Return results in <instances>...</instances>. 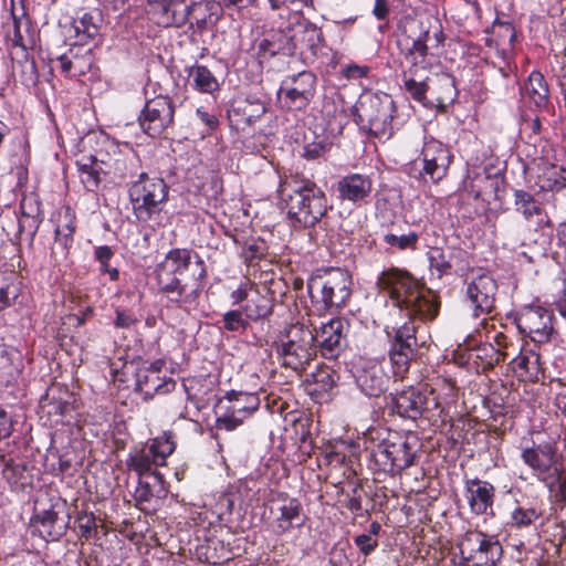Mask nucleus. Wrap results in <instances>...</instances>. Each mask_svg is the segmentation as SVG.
<instances>
[{
  "label": "nucleus",
  "mask_w": 566,
  "mask_h": 566,
  "mask_svg": "<svg viewBox=\"0 0 566 566\" xmlns=\"http://www.w3.org/2000/svg\"><path fill=\"white\" fill-rule=\"evenodd\" d=\"M163 475L139 478L134 497L142 510H145L144 504L148 503L156 493L163 490Z\"/></svg>",
  "instance_id": "40"
},
{
  "label": "nucleus",
  "mask_w": 566,
  "mask_h": 566,
  "mask_svg": "<svg viewBox=\"0 0 566 566\" xmlns=\"http://www.w3.org/2000/svg\"><path fill=\"white\" fill-rule=\"evenodd\" d=\"M514 203L516 210L520 211L525 219H531L542 211L541 206L535 201L534 197L525 190L514 191Z\"/></svg>",
  "instance_id": "46"
},
{
  "label": "nucleus",
  "mask_w": 566,
  "mask_h": 566,
  "mask_svg": "<svg viewBox=\"0 0 566 566\" xmlns=\"http://www.w3.org/2000/svg\"><path fill=\"white\" fill-rule=\"evenodd\" d=\"M495 497L494 486L480 479L465 481V499L472 513L476 515H493Z\"/></svg>",
  "instance_id": "28"
},
{
  "label": "nucleus",
  "mask_w": 566,
  "mask_h": 566,
  "mask_svg": "<svg viewBox=\"0 0 566 566\" xmlns=\"http://www.w3.org/2000/svg\"><path fill=\"white\" fill-rule=\"evenodd\" d=\"M23 367L22 353L15 347L0 344V384L9 386L17 381Z\"/></svg>",
  "instance_id": "31"
},
{
  "label": "nucleus",
  "mask_w": 566,
  "mask_h": 566,
  "mask_svg": "<svg viewBox=\"0 0 566 566\" xmlns=\"http://www.w3.org/2000/svg\"><path fill=\"white\" fill-rule=\"evenodd\" d=\"M223 328L228 332H243L250 326V321L240 307L239 310H230L222 315Z\"/></svg>",
  "instance_id": "49"
},
{
  "label": "nucleus",
  "mask_w": 566,
  "mask_h": 566,
  "mask_svg": "<svg viewBox=\"0 0 566 566\" xmlns=\"http://www.w3.org/2000/svg\"><path fill=\"white\" fill-rule=\"evenodd\" d=\"M136 390L144 399H151L156 395H165L176 387L172 373L164 359H157L148 365L139 367L135 375Z\"/></svg>",
  "instance_id": "14"
},
{
  "label": "nucleus",
  "mask_w": 566,
  "mask_h": 566,
  "mask_svg": "<svg viewBox=\"0 0 566 566\" xmlns=\"http://www.w3.org/2000/svg\"><path fill=\"white\" fill-rule=\"evenodd\" d=\"M354 378L361 392L369 397L380 396L389 382L382 365L376 360H365L356 366Z\"/></svg>",
  "instance_id": "24"
},
{
  "label": "nucleus",
  "mask_w": 566,
  "mask_h": 566,
  "mask_svg": "<svg viewBox=\"0 0 566 566\" xmlns=\"http://www.w3.org/2000/svg\"><path fill=\"white\" fill-rule=\"evenodd\" d=\"M338 198L361 206L368 202L373 181L370 177L363 174H349L342 177L336 185Z\"/></svg>",
  "instance_id": "27"
},
{
  "label": "nucleus",
  "mask_w": 566,
  "mask_h": 566,
  "mask_svg": "<svg viewBox=\"0 0 566 566\" xmlns=\"http://www.w3.org/2000/svg\"><path fill=\"white\" fill-rule=\"evenodd\" d=\"M518 331L536 343L549 339L553 331L552 315L542 306H524L516 315Z\"/></svg>",
  "instance_id": "23"
},
{
  "label": "nucleus",
  "mask_w": 566,
  "mask_h": 566,
  "mask_svg": "<svg viewBox=\"0 0 566 566\" xmlns=\"http://www.w3.org/2000/svg\"><path fill=\"white\" fill-rule=\"evenodd\" d=\"M518 347L512 343L507 335L499 332L494 335L493 343L484 346L480 350L484 352L485 356L489 358L488 364L492 366L514 355Z\"/></svg>",
  "instance_id": "37"
},
{
  "label": "nucleus",
  "mask_w": 566,
  "mask_h": 566,
  "mask_svg": "<svg viewBox=\"0 0 566 566\" xmlns=\"http://www.w3.org/2000/svg\"><path fill=\"white\" fill-rule=\"evenodd\" d=\"M175 108L167 96H157L146 102L139 117V125L150 137L160 136L172 124Z\"/></svg>",
  "instance_id": "20"
},
{
  "label": "nucleus",
  "mask_w": 566,
  "mask_h": 566,
  "mask_svg": "<svg viewBox=\"0 0 566 566\" xmlns=\"http://www.w3.org/2000/svg\"><path fill=\"white\" fill-rule=\"evenodd\" d=\"M175 448L172 433L164 432L144 448L130 453L126 464L129 470L137 473L138 478L161 475L157 468L166 464L167 458L175 451Z\"/></svg>",
  "instance_id": "10"
},
{
  "label": "nucleus",
  "mask_w": 566,
  "mask_h": 566,
  "mask_svg": "<svg viewBox=\"0 0 566 566\" xmlns=\"http://www.w3.org/2000/svg\"><path fill=\"white\" fill-rule=\"evenodd\" d=\"M188 22L193 32L201 33L220 18L221 6L214 0H187Z\"/></svg>",
  "instance_id": "29"
},
{
  "label": "nucleus",
  "mask_w": 566,
  "mask_h": 566,
  "mask_svg": "<svg viewBox=\"0 0 566 566\" xmlns=\"http://www.w3.org/2000/svg\"><path fill=\"white\" fill-rule=\"evenodd\" d=\"M416 325L413 322H405L399 326L385 327L389 348L388 356L392 366V373L397 378H403L415 359L418 349L416 337Z\"/></svg>",
  "instance_id": "9"
},
{
  "label": "nucleus",
  "mask_w": 566,
  "mask_h": 566,
  "mask_svg": "<svg viewBox=\"0 0 566 566\" xmlns=\"http://www.w3.org/2000/svg\"><path fill=\"white\" fill-rule=\"evenodd\" d=\"M496 292V281L489 272L472 273L471 279L467 282L465 296L473 310L474 317L491 313Z\"/></svg>",
  "instance_id": "19"
},
{
  "label": "nucleus",
  "mask_w": 566,
  "mask_h": 566,
  "mask_svg": "<svg viewBox=\"0 0 566 566\" xmlns=\"http://www.w3.org/2000/svg\"><path fill=\"white\" fill-rule=\"evenodd\" d=\"M76 524L82 537L88 539L96 533V518L93 513L81 512L76 516Z\"/></svg>",
  "instance_id": "52"
},
{
  "label": "nucleus",
  "mask_w": 566,
  "mask_h": 566,
  "mask_svg": "<svg viewBox=\"0 0 566 566\" xmlns=\"http://www.w3.org/2000/svg\"><path fill=\"white\" fill-rule=\"evenodd\" d=\"M355 545L358 547L359 552L365 556L371 554L378 546V541L375 537H371L367 534L357 535L354 538Z\"/></svg>",
  "instance_id": "58"
},
{
  "label": "nucleus",
  "mask_w": 566,
  "mask_h": 566,
  "mask_svg": "<svg viewBox=\"0 0 566 566\" xmlns=\"http://www.w3.org/2000/svg\"><path fill=\"white\" fill-rule=\"evenodd\" d=\"M197 117L206 126L207 132L213 130L218 126V118L214 114L209 113L203 107H199L196 111Z\"/></svg>",
  "instance_id": "63"
},
{
  "label": "nucleus",
  "mask_w": 566,
  "mask_h": 566,
  "mask_svg": "<svg viewBox=\"0 0 566 566\" xmlns=\"http://www.w3.org/2000/svg\"><path fill=\"white\" fill-rule=\"evenodd\" d=\"M234 113H242L244 123L250 125L259 119L265 112V102L255 96H248L243 106L233 109Z\"/></svg>",
  "instance_id": "45"
},
{
  "label": "nucleus",
  "mask_w": 566,
  "mask_h": 566,
  "mask_svg": "<svg viewBox=\"0 0 566 566\" xmlns=\"http://www.w3.org/2000/svg\"><path fill=\"white\" fill-rule=\"evenodd\" d=\"M21 216H40V203L33 197H24L20 205Z\"/></svg>",
  "instance_id": "62"
},
{
  "label": "nucleus",
  "mask_w": 566,
  "mask_h": 566,
  "mask_svg": "<svg viewBox=\"0 0 566 566\" xmlns=\"http://www.w3.org/2000/svg\"><path fill=\"white\" fill-rule=\"evenodd\" d=\"M150 4L153 21L163 28H181L188 23L187 0H157Z\"/></svg>",
  "instance_id": "25"
},
{
  "label": "nucleus",
  "mask_w": 566,
  "mask_h": 566,
  "mask_svg": "<svg viewBox=\"0 0 566 566\" xmlns=\"http://www.w3.org/2000/svg\"><path fill=\"white\" fill-rule=\"evenodd\" d=\"M451 158L446 145L433 137H426L420 154L422 164V169L419 171L420 177L426 181L439 182L447 176Z\"/></svg>",
  "instance_id": "18"
},
{
  "label": "nucleus",
  "mask_w": 566,
  "mask_h": 566,
  "mask_svg": "<svg viewBox=\"0 0 566 566\" xmlns=\"http://www.w3.org/2000/svg\"><path fill=\"white\" fill-rule=\"evenodd\" d=\"M3 32L6 43L11 50L24 52L35 44V32L29 18L24 14L21 17L10 14L7 21L3 22Z\"/></svg>",
  "instance_id": "26"
},
{
  "label": "nucleus",
  "mask_w": 566,
  "mask_h": 566,
  "mask_svg": "<svg viewBox=\"0 0 566 566\" xmlns=\"http://www.w3.org/2000/svg\"><path fill=\"white\" fill-rule=\"evenodd\" d=\"M189 85L199 93L214 94L220 84L213 73L205 65L196 64L188 69Z\"/></svg>",
  "instance_id": "36"
},
{
  "label": "nucleus",
  "mask_w": 566,
  "mask_h": 566,
  "mask_svg": "<svg viewBox=\"0 0 566 566\" xmlns=\"http://www.w3.org/2000/svg\"><path fill=\"white\" fill-rule=\"evenodd\" d=\"M502 556V546H494L486 549V554H472V556H461L455 566H496V562Z\"/></svg>",
  "instance_id": "44"
},
{
  "label": "nucleus",
  "mask_w": 566,
  "mask_h": 566,
  "mask_svg": "<svg viewBox=\"0 0 566 566\" xmlns=\"http://www.w3.org/2000/svg\"><path fill=\"white\" fill-rule=\"evenodd\" d=\"M264 253V242H249L242 247L241 256L245 263H253L255 260L262 258Z\"/></svg>",
  "instance_id": "54"
},
{
  "label": "nucleus",
  "mask_w": 566,
  "mask_h": 566,
  "mask_svg": "<svg viewBox=\"0 0 566 566\" xmlns=\"http://www.w3.org/2000/svg\"><path fill=\"white\" fill-rule=\"evenodd\" d=\"M394 410L402 418L416 420L432 410L439 409L440 402L432 389L408 387L391 394Z\"/></svg>",
  "instance_id": "15"
},
{
  "label": "nucleus",
  "mask_w": 566,
  "mask_h": 566,
  "mask_svg": "<svg viewBox=\"0 0 566 566\" xmlns=\"http://www.w3.org/2000/svg\"><path fill=\"white\" fill-rule=\"evenodd\" d=\"M494 546H501L495 536L480 531H469L461 539L459 549L461 556H472V554H486V549Z\"/></svg>",
  "instance_id": "35"
},
{
  "label": "nucleus",
  "mask_w": 566,
  "mask_h": 566,
  "mask_svg": "<svg viewBox=\"0 0 566 566\" xmlns=\"http://www.w3.org/2000/svg\"><path fill=\"white\" fill-rule=\"evenodd\" d=\"M396 105L386 93L364 92L354 109L356 122L378 138H388L394 132Z\"/></svg>",
  "instance_id": "6"
},
{
  "label": "nucleus",
  "mask_w": 566,
  "mask_h": 566,
  "mask_svg": "<svg viewBox=\"0 0 566 566\" xmlns=\"http://www.w3.org/2000/svg\"><path fill=\"white\" fill-rule=\"evenodd\" d=\"M348 323L342 317L331 318L315 329L316 350L326 359L337 358L345 347Z\"/></svg>",
  "instance_id": "22"
},
{
  "label": "nucleus",
  "mask_w": 566,
  "mask_h": 566,
  "mask_svg": "<svg viewBox=\"0 0 566 566\" xmlns=\"http://www.w3.org/2000/svg\"><path fill=\"white\" fill-rule=\"evenodd\" d=\"M274 349L283 367L304 370L316 356L314 333L303 324L292 325L279 335Z\"/></svg>",
  "instance_id": "7"
},
{
  "label": "nucleus",
  "mask_w": 566,
  "mask_h": 566,
  "mask_svg": "<svg viewBox=\"0 0 566 566\" xmlns=\"http://www.w3.org/2000/svg\"><path fill=\"white\" fill-rule=\"evenodd\" d=\"M224 412L218 417L220 428L233 430L250 417L260 406V398L254 392L230 391L227 394Z\"/></svg>",
  "instance_id": "21"
},
{
  "label": "nucleus",
  "mask_w": 566,
  "mask_h": 566,
  "mask_svg": "<svg viewBox=\"0 0 566 566\" xmlns=\"http://www.w3.org/2000/svg\"><path fill=\"white\" fill-rule=\"evenodd\" d=\"M523 462L533 475L549 489L554 488L563 475L562 457L552 444H538L522 451Z\"/></svg>",
  "instance_id": "11"
},
{
  "label": "nucleus",
  "mask_w": 566,
  "mask_h": 566,
  "mask_svg": "<svg viewBox=\"0 0 566 566\" xmlns=\"http://www.w3.org/2000/svg\"><path fill=\"white\" fill-rule=\"evenodd\" d=\"M277 195L294 227H314L329 209L324 191L314 181L297 176L281 179Z\"/></svg>",
  "instance_id": "3"
},
{
  "label": "nucleus",
  "mask_w": 566,
  "mask_h": 566,
  "mask_svg": "<svg viewBox=\"0 0 566 566\" xmlns=\"http://www.w3.org/2000/svg\"><path fill=\"white\" fill-rule=\"evenodd\" d=\"M71 514L61 497L51 501L48 509L36 510L32 520L34 532L45 541H59L67 531Z\"/></svg>",
  "instance_id": "13"
},
{
  "label": "nucleus",
  "mask_w": 566,
  "mask_h": 566,
  "mask_svg": "<svg viewBox=\"0 0 566 566\" xmlns=\"http://www.w3.org/2000/svg\"><path fill=\"white\" fill-rule=\"evenodd\" d=\"M13 432V421L8 412L0 408V441L11 437Z\"/></svg>",
  "instance_id": "61"
},
{
  "label": "nucleus",
  "mask_w": 566,
  "mask_h": 566,
  "mask_svg": "<svg viewBox=\"0 0 566 566\" xmlns=\"http://www.w3.org/2000/svg\"><path fill=\"white\" fill-rule=\"evenodd\" d=\"M81 182L88 191L97 189L101 182V175L107 174L106 165L95 156H83L76 161Z\"/></svg>",
  "instance_id": "34"
},
{
  "label": "nucleus",
  "mask_w": 566,
  "mask_h": 566,
  "mask_svg": "<svg viewBox=\"0 0 566 566\" xmlns=\"http://www.w3.org/2000/svg\"><path fill=\"white\" fill-rule=\"evenodd\" d=\"M137 323L136 316L127 311L116 310L114 325L117 328H130Z\"/></svg>",
  "instance_id": "60"
},
{
  "label": "nucleus",
  "mask_w": 566,
  "mask_h": 566,
  "mask_svg": "<svg viewBox=\"0 0 566 566\" xmlns=\"http://www.w3.org/2000/svg\"><path fill=\"white\" fill-rule=\"evenodd\" d=\"M542 516V511L535 506L517 505L511 512V520L509 524L513 528L522 530L530 527Z\"/></svg>",
  "instance_id": "42"
},
{
  "label": "nucleus",
  "mask_w": 566,
  "mask_h": 566,
  "mask_svg": "<svg viewBox=\"0 0 566 566\" xmlns=\"http://www.w3.org/2000/svg\"><path fill=\"white\" fill-rule=\"evenodd\" d=\"M511 365L520 377L536 378L539 373V356L532 350L521 352L513 357Z\"/></svg>",
  "instance_id": "39"
},
{
  "label": "nucleus",
  "mask_w": 566,
  "mask_h": 566,
  "mask_svg": "<svg viewBox=\"0 0 566 566\" xmlns=\"http://www.w3.org/2000/svg\"><path fill=\"white\" fill-rule=\"evenodd\" d=\"M428 36L429 32H423L418 39L413 40L412 45L405 53L408 72L412 76H418L420 71H427L431 66V56L427 45Z\"/></svg>",
  "instance_id": "33"
},
{
  "label": "nucleus",
  "mask_w": 566,
  "mask_h": 566,
  "mask_svg": "<svg viewBox=\"0 0 566 566\" xmlns=\"http://www.w3.org/2000/svg\"><path fill=\"white\" fill-rule=\"evenodd\" d=\"M41 220L40 216H21L19 219V232L27 233L33 240Z\"/></svg>",
  "instance_id": "56"
},
{
  "label": "nucleus",
  "mask_w": 566,
  "mask_h": 566,
  "mask_svg": "<svg viewBox=\"0 0 566 566\" xmlns=\"http://www.w3.org/2000/svg\"><path fill=\"white\" fill-rule=\"evenodd\" d=\"M287 40L285 50L290 54H300L305 60L314 59L322 50V31L313 23L306 20L297 21L286 31Z\"/></svg>",
  "instance_id": "16"
},
{
  "label": "nucleus",
  "mask_w": 566,
  "mask_h": 566,
  "mask_svg": "<svg viewBox=\"0 0 566 566\" xmlns=\"http://www.w3.org/2000/svg\"><path fill=\"white\" fill-rule=\"evenodd\" d=\"M537 185L543 191L563 188L565 186L563 169L553 164H545L537 175Z\"/></svg>",
  "instance_id": "41"
},
{
  "label": "nucleus",
  "mask_w": 566,
  "mask_h": 566,
  "mask_svg": "<svg viewBox=\"0 0 566 566\" xmlns=\"http://www.w3.org/2000/svg\"><path fill=\"white\" fill-rule=\"evenodd\" d=\"M253 291V283L249 280L242 281L239 286L233 290L230 294V300L232 305L244 304L252 296L251 292Z\"/></svg>",
  "instance_id": "55"
},
{
  "label": "nucleus",
  "mask_w": 566,
  "mask_h": 566,
  "mask_svg": "<svg viewBox=\"0 0 566 566\" xmlns=\"http://www.w3.org/2000/svg\"><path fill=\"white\" fill-rule=\"evenodd\" d=\"M376 284L380 291L388 293L394 305L407 317L433 319L437 316L439 303L434 293L407 271L384 270L378 275Z\"/></svg>",
  "instance_id": "2"
},
{
  "label": "nucleus",
  "mask_w": 566,
  "mask_h": 566,
  "mask_svg": "<svg viewBox=\"0 0 566 566\" xmlns=\"http://www.w3.org/2000/svg\"><path fill=\"white\" fill-rule=\"evenodd\" d=\"M0 460L3 463L2 474L3 478L11 484V485H18L22 484L23 475L25 472V467L15 463L13 460H6V457L0 450Z\"/></svg>",
  "instance_id": "50"
},
{
  "label": "nucleus",
  "mask_w": 566,
  "mask_h": 566,
  "mask_svg": "<svg viewBox=\"0 0 566 566\" xmlns=\"http://www.w3.org/2000/svg\"><path fill=\"white\" fill-rule=\"evenodd\" d=\"M403 85L415 101L422 102L424 99L427 85L423 81H416L412 75L407 77L405 74Z\"/></svg>",
  "instance_id": "53"
},
{
  "label": "nucleus",
  "mask_w": 566,
  "mask_h": 566,
  "mask_svg": "<svg viewBox=\"0 0 566 566\" xmlns=\"http://www.w3.org/2000/svg\"><path fill=\"white\" fill-rule=\"evenodd\" d=\"M418 234L413 231L402 234H395L387 232L382 235V242L387 245V249L395 251L415 250L418 242Z\"/></svg>",
  "instance_id": "43"
},
{
  "label": "nucleus",
  "mask_w": 566,
  "mask_h": 566,
  "mask_svg": "<svg viewBox=\"0 0 566 566\" xmlns=\"http://www.w3.org/2000/svg\"><path fill=\"white\" fill-rule=\"evenodd\" d=\"M75 230V223H74V216L72 214L71 210L67 208L64 213L59 214V219L56 221L55 226V233H74Z\"/></svg>",
  "instance_id": "57"
},
{
  "label": "nucleus",
  "mask_w": 566,
  "mask_h": 566,
  "mask_svg": "<svg viewBox=\"0 0 566 566\" xmlns=\"http://www.w3.org/2000/svg\"><path fill=\"white\" fill-rule=\"evenodd\" d=\"M368 72H369V67L357 65V64L347 65L343 70L344 76L348 80L363 78V77L367 76Z\"/></svg>",
  "instance_id": "64"
},
{
  "label": "nucleus",
  "mask_w": 566,
  "mask_h": 566,
  "mask_svg": "<svg viewBox=\"0 0 566 566\" xmlns=\"http://www.w3.org/2000/svg\"><path fill=\"white\" fill-rule=\"evenodd\" d=\"M420 448L418 438L412 433L389 434L370 453L375 471L396 474L415 464Z\"/></svg>",
  "instance_id": "5"
},
{
  "label": "nucleus",
  "mask_w": 566,
  "mask_h": 566,
  "mask_svg": "<svg viewBox=\"0 0 566 566\" xmlns=\"http://www.w3.org/2000/svg\"><path fill=\"white\" fill-rule=\"evenodd\" d=\"M72 409L71 403L67 400L62 398H52V400L48 403V413L54 415L59 417H63L69 413Z\"/></svg>",
  "instance_id": "59"
},
{
  "label": "nucleus",
  "mask_w": 566,
  "mask_h": 566,
  "mask_svg": "<svg viewBox=\"0 0 566 566\" xmlns=\"http://www.w3.org/2000/svg\"><path fill=\"white\" fill-rule=\"evenodd\" d=\"M114 256V251L108 245H99L94 249V258L99 264V272L107 274L111 281L119 279V271L117 268L109 265V261Z\"/></svg>",
  "instance_id": "47"
},
{
  "label": "nucleus",
  "mask_w": 566,
  "mask_h": 566,
  "mask_svg": "<svg viewBox=\"0 0 566 566\" xmlns=\"http://www.w3.org/2000/svg\"><path fill=\"white\" fill-rule=\"evenodd\" d=\"M523 97L537 109H545L549 104V88L544 75L533 71L522 87Z\"/></svg>",
  "instance_id": "32"
},
{
  "label": "nucleus",
  "mask_w": 566,
  "mask_h": 566,
  "mask_svg": "<svg viewBox=\"0 0 566 566\" xmlns=\"http://www.w3.org/2000/svg\"><path fill=\"white\" fill-rule=\"evenodd\" d=\"M311 379L315 386L314 391L318 392H328L336 384L335 371L327 366L318 367L315 373L311 374Z\"/></svg>",
  "instance_id": "48"
},
{
  "label": "nucleus",
  "mask_w": 566,
  "mask_h": 566,
  "mask_svg": "<svg viewBox=\"0 0 566 566\" xmlns=\"http://www.w3.org/2000/svg\"><path fill=\"white\" fill-rule=\"evenodd\" d=\"M241 308L249 321L256 322L271 315L273 303L271 297L255 291L248 302L241 305Z\"/></svg>",
  "instance_id": "38"
},
{
  "label": "nucleus",
  "mask_w": 566,
  "mask_h": 566,
  "mask_svg": "<svg viewBox=\"0 0 566 566\" xmlns=\"http://www.w3.org/2000/svg\"><path fill=\"white\" fill-rule=\"evenodd\" d=\"M273 503L270 511L272 516L270 528L275 535L282 536L304 525L306 516L297 499L280 493Z\"/></svg>",
  "instance_id": "17"
},
{
  "label": "nucleus",
  "mask_w": 566,
  "mask_h": 566,
  "mask_svg": "<svg viewBox=\"0 0 566 566\" xmlns=\"http://www.w3.org/2000/svg\"><path fill=\"white\" fill-rule=\"evenodd\" d=\"M168 197V186L163 178L142 172L129 187L133 211L138 221L146 222L161 211Z\"/></svg>",
  "instance_id": "8"
},
{
  "label": "nucleus",
  "mask_w": 566,
  "mask_h": 566,
  "mask_svg": "<svg viewBox=\"0 0 566 566\" xmlns=\"http://www.w3.org/2000/svg\"><path fill=\"white\" fill-rule=\"evenodd\" d=\"M206 275L203 260L189 249H171L155 269L159 293L187 313L197 306Z\"/></svg>",
  "instance_id": "1"
},
{
  "label": "nucleus",
  "mask_w": 566,
  "mask_h": 566,
  "mask_svg": "<svg viewBox=\"0 0 566 566\" xmlns=\"http://www.w3.org/2000/svg\"><path fill=\"white\" fill-rule=\"evenodd\" d=\"M103 24V14L101 10L94 8L91 10H80L73 18L72 28L76 41L81 44L95 39L99 34Z\"/></svg>",
  "instance_id": "30"
},
{
  "label": "nucleus",
  "mask_w": 566,
  "mask_h": 566,
  "mask_svg": "<svg viewBox=\"0 0 566 566\" xmlns=\"http://www.w3.org/2000/svg\"><path fill=\"white\" fill-rule=\"evenodd\" d=\"M352 276L342 269H332L324 274L312 275L307 281V293L318 312L344 307L352 295Z\"/></svg>",
  "instance_id": "4"
},
{
  "label": "nucleus",
  "mask_w": 566,
  "mask_h": 566,
  "mask_svg": "<svg viewBox=\"0 0 566 566\" xmlns=\"http://www.w3.org/2000/svg\"><path fill=\"white\" fill-rule=\"evenodd\" d=\"M316 82L311 71L285 76L276 93L279 103L289 111H305L315 96Z\"/></svg>",
  "instance_id": "12"
},
{
  "label": "nucleus",
  "mask_w": 566,
  "mask_h": 566,
  "mask_svg": "<svg viewBox=\"0 0 566 566\" xmlns=\"http://www.w3.org/2000/svg\"><path fill=\"white\" fill-rule=\"evenodd\" d=\"M190 399V394L186 387L184 390L172 396L168 402V412L178 419H188L187 402Z\"/></svg>",
  "instance_id": "51"
}]
</instances>
